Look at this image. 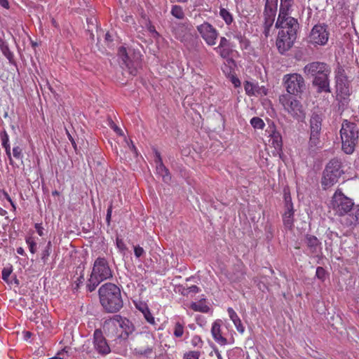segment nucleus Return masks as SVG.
I'll return each mask as SVG.
<instances>
[{
	"mask_svg": "<svg viewBox=\"0 0 359 359\" xmlns=\"http://www.w3.org/2000/svg\"><path fill=\"white\" fill-rule=\"evenodd\" d=\"M103 330L112 340L126 339L135 330V326L128 318L115 315L104 321Z\"/></svg>",
	"mask_w": 359,
	"mask_h": 359,
	"instance_id": "f257e3e1",
	"label": "nucleus"
},
{
	"mask_svg": "<svg viewBox=\"0 0 359 359\" xmlns=\"http://www.w3.org/2000/svg\"><path fill=\"white\" fill-rule=\"evenodd\" d=\"M304 72L314 77L313 86L317 88L318 93L331 92L329 79L331 69L327 64L321 62H310L304 67Z\"/></svg>",
	"mask_w": 359,
	"mask_h": 359,
	"instance_id": "f03ea898",
	"label": "nucleus"
},
{
	"mask_svg": "<svg viewBox=\"0 0 359 359\" xmlns=\"http://www.w3.org/2000/svg\"><path fill=\"white\" fill-rule=\"evenodd\" d=\"M100 302L108 313L118 312L123 305L120 288L114 283H107L99 288Z\"/></svg>",
	"mask_w": 359,
	"mask_h": 359,
	"instance_id": "7ed1b4c3",
	"label": "nucleus"
},
{
	"mask_svg": "<svg viewBox=\"0 0 359 359\" xmlns=\"http://www.w3.org/2000/svg\"><path fill=\"white\" fill-rule=\"evenodd\" d=\"M276 27L280 29L276 40V46L279 52L283 54L293 46L297 38L299 23L297 19H289L288 22L283 20L280 24L277 20Z\"/></svg>",
	"mask_w": 359,
	"mask_h": 359,
	"instance_id": "20e7f679",
	"label": "nucleus"
},
{
	"mask_svg": "<svg viewBox=\"0 0 359 359\" xmlns=\"http://www.w3.org/2000/svg\"><path fill=\"white\" fill-rule=\"evenodd\" d=\"M339 133L342 151L346 154H353L359 137L357 124L346 119L343 120Z\"/></svg>",
	"mask_w": 359,
	"mask_h": 359,
	"instance_id": "39448f33",
	"label": "nucleus"
},
{
	"mask_svg": "<svg viewBox=\"0 0 359 359\" xmlns=\"http://www.w3.org/2000/svg\"><path fill=\"white\" fill-rule=\"evenodd\" d=\"M118 56L122 61L123 68L128 71L130 75L135 76L140 65L141 55L133 49L121 46L118 50Z\"/></svg>",
	"mask_w": 359,
	"mask_h": 359,
	"instance_id": "423d86ee",
	"label": "nucleus"
},
{
	"mask_svg": "<svg viewBox=\"0 0 359 359\" xmlns=\"http://www.w3.org/2000/svg\"><path fill=\"white\" fill-rule=\"evenodd\" d=\"M343 174L344 170L341 161L338 158L330 160L323 171L321 182L323 189H328L337 183Z\"/></svg>",
	"mask_w": 359,
	"mask_h": 359,
	"instance_id": "0eeeda50",
	"label": "nucleus"
},
{
	"mask_svg": "<svg viewBox=\"0 0 359 359\" xmlns=\"http://www.w3.org/2000/svg\"><path fill=\"white\" fill-rule=\"evenodd\" d=\"M283 83L287 95L300 96L306 90L304 77L297 73L287 74L283 76Z\"/></svg>",
	"mask_w": 359,
	"mask_h": 359,
	"instance_id": "6e6552de",
	"label": "nucleus"
},
{
	"mask_svg": "<svg viewBox=\"0 0 359 359\" xmlns=\"http://www.w3.org/2000/svg\"><path fill=\"white\" fill-rule=\"evenodd\" d=\"M352 199L346 196L340 189L334 194L331 201V208L338 216H344L354 205Z\"/></svg>",
	"mask_w": 359,
	"mask_h": 359,
	"instance_id": "1a4fd4ad",
	"label": "nucleus"
},
{
	"mask_svg": "<svg viewBox=\"0 0 359 359\" xmlns=\"http://www.w3.org/2000/svg\"><path fill=\"white\" fill-rule=\"evenodd\" d=\"M279 101L284 109L293 117L299 118L304 116L302 104L291 95H282L279 97Z\"/></svg>",
	"mask_w": 359,
	"mask_h": 359,
	"instance_id": "9d476101",
	"label": "nucleus"
},
{
	"mask_svg": "<svg viewBox=\"0 0 359 359\" xmlns=\"http://www.w3.org/2000/svg\"><path fill=\"white\" fill-rule=\"evenodd\" d=\"M330 32L327 25L325 24L316 25L309 36V43L316 46H324L329 39Z\"/></svg>",
	"mask_w": 359,
	"mask_h": 359,
	"instance_id": "9b49d317",
	"label": "nucleus"
},
{
	"mask_svg": "<svg viewBox=\"0 0 359 359\" xmlns=\"http://www.w3.org/2000/svg\"><path fill=\"white\" fill-rule=\"evenodd\" d=\"M91 275L102 281L112 278V271L104 257H97L95 259Z\"/></svg>",
	"mask_w": 359,
	"mask_h": 359,
	"instance_id": "f8f14e48",
	"label": "nucleus"
},
{
	"mask_svg": "<svg viewBox=\"0 0 359 359\" xmlns=\"http://www.w3.org/2000/svg\"><path fill=\"white\" fill-rule=\"evenodd\" d=\"M197 31L207 45L215 46L219 36V32L210 23L204 22L196 27Z\"/></svg>",
	"mask_w": 359,
	"mask_h": 359,
	"instance_id": "ddd939ff",
	"label": "nucleus"
},
{
	"mask_svg": "<svg viewBox=\"0 0 359 359\" xmlns=\"http://www.w3.org/2000/svg\"><path fill=\"white\" fill-rule=\"evenodd\" d=\"M335 81L337 90L343 97L350 95V81L341 66H339L335 71Z\"/></svg>",
	"mask_w": 359,
	"mask_h": 359,
	"instance_id": "4468645a",
	"label": "nucleus"
},
{
	"mask_svg": "<svg viewBox=\"0 0 359 359\" xmlns=\"http://www.w3.org/2000/svg\"><path fill=\"white\" fill-rule=\"evenodd\" d=\"M245 266L241 260H238L226 271V276L231 283H237L245 278Z\"/></svg>",
	"mask_w": 359,
	"mask_h": 359,
	"instance_id": "2eb2a0df",
	"label": "nucleus"
},
{
	"mask_svg": "<svg viewBox=\"0 0 359 359\" xmlns=\"http://www.w3.org/2000/svg\"><path fill=\"white\" fill-rule=\"evenodd\" d=\"M322 126V118L316 114H313L310 119V144L311 146H316L318 143Z\"/></svg>",
	"mask_w": 359,
	"mask_h": 359,
	"instance_id": "dca6fc26",
	"label": "nucleus"
},
{
	"mask_svg": "<svg viewBox=\"0 0 359 359\" xmlns=\"http://www.w3.org/2000/svg\"><path fill=\"white\" fill-rule=\"evenodd\" d=\"M170 27L172 34L181 41L186 40L190 32V25L187 20L184 22H173Z\"/></svg>",
	"mask_w": 359,
	"mask_h": 359,
	"instance_id": "f3484780",
	"label": "nucleus"
},
{
	"mask_svg": "<svg viewBox=\"0 0 359 359\" xmlns=\"http://www.w3.org/2000/svg\"><path fill=\"white\" fill-rule=\"evenodd\" d=\"M269 137V146L273 149L271 151L273 156L281 158L283 154V140L280 133L276 130H273Z\"/></svg>",
	"mask_w": 359,
	"mask_h": 359,
	"instance_id": "a211bd4d",
	"label": "nucleus"
},
{
	"mask_svg": "<svg viewBox=\"0 0 359 359\" xmlns=\"http://www.w3.org/2000/svg\"><path fill=\"white\" fill-rule=\"evenodd\" d=\"M94 347L95 350L102 355H107L110 352V348L107 343L102 332L100 330H95L93 334Z\"/></svg>",
	"mask_w": 359,
	"mask_h": 359,
	"instance_id": "6ab92c4d",
	"label": "nucleus"
},
{
	"mask_svg": "<svg viewBox=\"0 0 359 359\" xmlns=\"http://www.w3.org/2000/svg\"><path fill=\"white\" fill-rule=\"evenodd\" d=\"M341 223L346 227H355L359 223V205H353L351 210L342 216Z\"/></svg>",
	"mask_w": 359,
	"mask_h": 359,
	"instance_id": "aec40b11",
	"label": "nucleus"
},
{
	"mask_svg": "<svg viewBox=\"0 0 359 359\" xmlns=\"http://www.w3.org/2000/svg\"><path fill=\"white\" fill-rule=\"evenodd\" d=\"M294 4V0H280V6L277 20L278 24L282 23L283 20L288 22L289 19H295L289 15L290 10Z\"/></svg>",
	"mask_w": 359,
	"mask_h": 359,
	"instance_id": "412c9836",
	"label": "nucleus"
},
{
	"mask_svg": "<svg viewBox=\"0 0 359 359\" xmlns=\"http://www.w3.org/2000/svg\"><path fill=\"white\" fill-rule=\"evenodd\" d=\"M211 333L213 339L217 344L220 345L226 344L227 339L222 334L221 320H217L212 323Z\"/></svg>",
	"mask_w": 359,
	"mask_h": 359,
	"instance_id": "4be33fe9",
	"label": "nucleus"
},
{
	"mask_svg": "<svg viewBox=\"0 0 359 359\" xmlns=\"http://www.w3.org/2000/svg\"><path fill=\"white\" fill-rule=\"evenodd\" d=\"M136 309L140 311L144 316L145 320L151 325H155V318L151 314L147 304L143 302L135 303Z\"/></svg>",
	"mask_w": 359,
	"mask_h": 359,
	"instance_id": "5701e85b",
	"label": "nucleus"
},
{
	"mask_svg": "<svg viewBox=\"0 0 359 359\" xmlns=\"http://www.w3.org/2000/svg\"><path fill=\"white\" fill-rule=\"evenodd\" d=\"M227 312L237 331L241 334L243 333L245 331V327H243L241 320L236 311L232 308L229 307L227 309Z\"/></svg>",
	"mask_w": 359,
	"mask_h": 359,
	"instance_id": "b1692460",
	"label": "nucleus"
},
{
	"mask_svg": "<svg viewBox=\"0 0 359 359\" xmlns=\"http://www.w3.org/2000/svg\"><path fill=\"white\" fill-rule=\"evenodd\" d=\"M294 208H285L283 215V221L284 226L289 229H292L294 226Z\"/></svg>",
	"mask_w": 359,
	"mask_h": 359,
	"instance_id": "393cba45",
	"label": "nucleus"
},
{
	"mask_svg": "<svg viewBox=\"0 0 359 359\" xmlns=\"http://www.w3.org/2000/svg\"><path fill=\"white\" fill-rule=\"evenodd\" d=\"M278 0H266L264 15L276 16Z\"/></svg>",
	"mask_w": 359,
	"mask_h": 359,
	"instance_id": "a878e982",
	"label": "nucleus"
},
{
	"mask_svg": "<svg viewBox=\"0 0 359 359\" xmlns=\"http://www.w3.org/2000/svg\"><path fill=\"white\" fill-rule=\"evenodd\" d=\"M264 22L263 24V34H264L265 37L267 38L271 34V29L273 27L275 17L274 16H268V15H264Z\"/></svg>",
	"mask_w": 359,
	"mask_h": 359,
	"instance_id": "bb28decb",
	"label": "nucleus"
},
{
	"mask_svg": "<svg viewBox=\"0 0 359 359\" xmlns=\"http://www.w3.org/2000/svg\"><path fill=\"white\" fill-rule=\"evenodd\" d=\"M157 173L163 177L165 182H168L171 180V175L168 168L163 165V162L156 165Z\"/></svg>",
	"mask_w": 359,
	"mask_h": 359,
	"instance_id": "cd10ccee",
	"label": "nucleus"
},
{
	"mask_svg": "<svg viewBox=\"0 0 359 359\" xmlns=\"http://www.w3.org/2000/svg\"><path fill=\"white\" fill-rule=\"evenodd\" d=\"M190 308L197 312H201L207 313L210 311V307L205 302L200 301L199 302H192L190 305Z\"/></svg>",
	"mask_w": 359,
	"mask_h": 359,
	"instance_id": "c85d7f7f",
	"label": "nucleus"
},
{
	"mask_svg": "<svg viewBox=\"0 0 359 359\" xmlns=\"http://www.w3.org/2000/svg\"><path fill=\"white\" fill-rule=\"evenodd\" d=\"M184 325L185 323L181 321H177L175 323L173 327V335L176 338H181L184 333Z\"/></svg>",
	"mask_w": 359,
	"mask_h": 359,
	"instance_id": "c756f323",
	"label": "nucleus"
},
{
	"mask_svg": "<svg viewBox=\"0 0 359 359\" xmlns=\"http://www.w3.org/2000/svg\"><path fill=\"white\" fill-rule=\"evenodd\" d=\"M170 13L172 16L179 20H183L185 18L184 10L181 6L173 5L171 8Z\"/></svg>",
	"mask_w": 359,
	"mask_h": 359,
	"instance_id": "7c9ffc66",
	"label": "nucleus"
},
{
	"mask_svg": "<svg viewBox=\"0 0 359 359\" xmlns=\"http://www.w3.org/2000/svg\"><path fill=\"white\" fill-rule=\"evenodd\" d=\"M214 50L223 59L229 57L233 52L231 47L221 48L217 46L214 48Z\"/></svg>",
	"mask_w": 359,
	"mask_h": 359,
	"instance_id": "2f4dec72",
	"label": "nucleus"
},
{
	"mask_svg": "<svg viewBox=\"0 0 359 359\" xmlns=\"http://www.w3.org/2000/svg\"><path fill=\"white\" fill-rule=\"evenodd\" d=\"M308 247L313 251H316L320 243L315 236L309 235L306 236Z\"/></svg>",
	"mask_w": 359,
	"mask_h": 359,
	"instance_id": "473e14b6",
	"label": "nucleus"
},
{
	"mask_svg": "<svg viewBox=\"0 0 359 359\" xmlns=\"http://www.w3.org/2000/svg\"><path fill=\"white\" fill-rule=\"evenodd\" d=\"M219 15L224 20L226 25H230L233 22V16L226 9L220 8Z\"/></svg>",
	"mask_w": 359,
	"mask_h": 359,
	"instance_id": "72a5a7b5",
	"label": "nucleus"
},
{
	"mask_svg": "<svg viewBox=\"0 0 359 359\" xmlns=\"http://www.w3.org/2000/svg\"><path fill=\"white\" fill-rule=\"evenodd\" d=\"M102 280H100L94 276L90 275V278L88 279V283L87 284V288L89 292H93L95 290L96 287L101 283Z\"/></svg>",
	"mask_w": 359,
	"mask_h": 359,
	"instance_id": "f704fd0d",
	"label": "nucleus"
},
{
	"mask_svg": "<svg viewBox=\"0 0 359 359\" xmlns=\"http://www.w3.org/2000/svg\"><path fill=\"white\" fill-rule=\"evenodd\" d=\"M201 355L199 351H188L184 353L182 359H199Z\"/></svg>",
	"mask_w": 359,
	"mask_h": 359,
	"instance_id": "c9c22d12",
	"label": "nucleus"
},
{
	"mask_svg": "<svg viewBox=\"0 0 359 359\" xmlns=\"http://www.w3.org/2000/svg\"><path fill=\"white\" fill-rule=\"evenodd\" d=\"M52 244L50 241H48L45 249L41 252V259L43 263H46L51 252Z\"/></svg>",
	"mask_w": 359,
	"mask_h": 359,
	"instance_id": "e433bc0d",
	"label": "nucleus"
},
{
	"mask_svg": "<svg viewBox=\"0 0 359 359\" xmlns=\"http://www.w3.org/2000/svg\"><path fill=\"white\" fill-rule=\"evenodd\" d=\"M250 124L254 128L263 129L265 123L263 120L259 117H253L250 120Z\"/></svg>",
	"mask_w": 359,
	"mask_h": 359,
	"instance_id": "4c0bfd02",
	"label": "nucleus"
},
{
	"mask_svg": "<svg viewBox=\"0 0 359 359\" xmlns=\"http://www.w3.org/2000/svg\"><path fill=\"white\" fill-rule=\"evenodd\" d=\"M327 273L325 269L322 266H318L316 271V276L322 282H324L327 278Z\"/></svg>",
	"mask_w": 359,
	"mask_h": 359,
	"instance_id": "58836bf2",
	"label": "nucleus"
},
{
	"mask_svg": "<svg viewBox=\"0 0 359 359\" xmlns=\"http://www.w3.org/2000/svg\"><path fill=\"white\" fill-rule=\"evenodd\" d=\"M191 344L193 347L202 348L203 345V341L201 337L198 335H194L191 340Z\"/></svg>",
	"mask_w": 359,
	"mask_h": 359,
	"instance_id": "ea45409f",
	"label": "nucleus"
},
{
	"mask_svg": "<svg viewBox=\"0 0 359 359\" xmlns=\"http://www.w3.org/2000/svg\"><path fill=\"white\" fill-rule=\"evenodd\" d=\"M108 126L114 130V131L118 135H123L122 130L116 126V124L113 121L111 118H108L107 119Z\"/></svg>",
	"mask_w": 359,
	"mask_h": 359,
	"instance_id": "a19ab883",
	"label": "nucleus"
},
{
	"mask_svg": "<svg viewBox=\"0 0 359 359\" xmlns=\"http://www.w3.org/2000/svg\"><path fill=\"white\" fill-rule=\"evenodd\" d=\"M26 243L28 245L29 250L31 253L34 254L36 252V243L33 238L28 237L26 238Z\"/></svg>",
	"mask_w": 359,
	"mask_h": 359,
	"instance_id": "79ce46f5",
	"label": "nucleus"
},
{
	"mask_svg": "<svg viewBox=\"0 0 359 359\" xmlns=\"http://www.w3.org/2000/svg\"><path fill=\"white\" fill-rule=\"evenodd\" d=\"M200 289L198 286L193 285L190 287H188L187 288H183V290L182 291V294L183 295H188L190 293H198L199 292Z\"/></svg>",
	"mask_w": 359,
	"mask_h": 359,
	"instance_id": "37998d69",
	"label": "nucleus"
},
{
	"mask_svg": "<svg viewBox=\"0 0 359 359\" xmlns=\"http://www.w3.org/2000/svg\"><path fill=\"white\" fill-rule=\"evenodd\" d=\"M284 200H285V208H294L290 194V193H287L285 191L284 193Z\"/></svg>",
	"mask_w": 359,
	"mask_h": 359,
	"instance_id": "c03bdc74",
	"label": "nucleus"
},
{
	"mask_svg": "<svg viewBox=\"0 0 359 359\" xmlns=\"http://www.w3.org/2000/svg\"><path fill=\"white\" fill-rule=\"evenodd\" d=\"M116 245L117 248L121 252H124L127 250L126 245L122 238H120L119 237H117L116 239Z\"/></svg>",
	"mask_w": 359,
	"mask_h": 359,
	"instance_id": "a18cd8bd",
	"label": "nucleus"
},
{
	"mask_svg": "<svg viewBox=\"0 0 359 359\" xmlns=\"http://www.w3.org/2000/svg\"><path fill=\"white\" fill-rule=\"evenodd\" d=\"M12 273V269L11 268H4L1 271V276L2 279L8 282V278L10 275Z\"/></svg>",
	"mask_w": 359,
	"mask_h": 359,
	"instance_id": "49530a36",
	"label": "nucleus"
},
{
	"mask_svg": "<svg viewBox=\"0 0 359 359\" xmlns=\"http://www.w3.org/2000/svg\"><path fill=\"white\" fill-rule=\"evenodd\" d=\"M13 155L17 159L22 158V149L17 146L13 148Z\"/></svg>",
	"mask_w": 359,
	"mask_h": 359,
	"instance_id": "de8ad7c7",
	"label": "nucleus"
},
{
	"mask_svg": "<svg viewBox=\"0 0 359 359\" xmlns=\"http://www.w3.org/2000/svg\"><path fill=\"white\" fill-rule=\"evenodd\" d=\"M0 138L2 146L9 144V137L6 130H4L1 133Z\"/></svg>",
	"mask_w": 359,
	"mask_h": 359,
	"instance_id": "09e8293b",
	"label": "nucleus"
},
{
	"mask_svg": "<svg viewBox=\"0 0 359 359\" xmlns=\"http://www.w3.org/2000/svg\"><path fill=\"white\" fill-rule=\"evenodd\" d=\"M218 46L221 48L231 47L229 41L224 36L220 38L219 44Z\"/></svg>",
	"mask_w": 359,
	"mask_h": 359,
	"instance_id": "8fccbe9b",
	"label": "nucleus"
},
{
	"mask_svg": "<svg viewBox=\"0 0 359 359\" xmlns=\"http://www.w3.org/2000/svg\"><path fill=\"white\" fill-rule=\"evenodd\" d=\"M134 253H135V257L139 258L143 255V254L144 253V250L142 247H140L139 245L135 246L134 247Z\"/></svg>",
	"mask_w": 359,
	"mask_h": 359,
	"instance_id": "3c124183",
	"label": "nucleus"
},
{
	"mask_svg": "<svg viewBox=\"0 0 359 359\" xmlns=\"http://www.w3.org/2000/svg\"><path fill=\"white\" fill-rule=\"evenodd\" d=\"M245 90L246 91V93L248 95H252L254 93L253 92V86L251 83L247 81L245 82L244 85Z\"/></svg>",
	"mask_w": 359,
	"mask_h": 359,
	"instance_id": "603ef678",
	"label": "nucleus"
},
{
	"mask_svg": "<svg viewBox=\"0 0 359 359\" xmlns=\"http://www.w3.org/2000/svg\"><path fill=\"white\" fill-rule=\"evenodd\" d=\"M2 193H3V195L5 197V198L11 203L13 210H15V209H16L15 204L14 203V202L13 201V200L11 199V198L10 197L8 194L4 190L2 191Z\"/></svg>",
	"mask_w": 359,
	"mask_h": 359,
	"instance_id": "864d4df0",
	"label": "nucleus"
},
{
	"mask_svg": "<svg viewBox=\"0 0 359 359\" xmlns=\"http://www.w3.org/2000/svg\"><path fill=\"white\" fill-rule=\"evenodd\" d=\"M111 213H112V205L111 204L107 209V215H106V222H107V224L108 226L110 225Z\"/></svg>",
	"mask_w": 359,
	"mask_h": 359,
	"instance_id": "5fc2aeb1",
	"label": "nucleus"
},
{
	"mask_svg": "<svg viewBox=\"0 0 359 359\" xmlns=\"http://www.w3.org/2000/svg\"><path fill=\"white\" fill-rule=\"evenodd\" d=\"M34 227L36 229V231L37 233L40 236H43L44 235V233H43L44 229H43V227L42 226V223H36V224H35Z\"/></svg>",
	"mask_w": 359,
	"mask_h": 359,
	"instance_id": "6e6d98bb",
	"label": "nucleus"
},
{
	"mask_svg": "<svg viewBox=\"0 0 359 359\" xmlns=\"http://www.w3.org/2000/svg\"><path fill=\"white\" fill-rule=\"evenodd\" d=\"M3 147L5 149L6 153L8 158H10L11 162L12 161L11 159V146L10 144L3 145Z\"/></svg>",
	"mask_w": 359,
	"mask_h": 359,
	"instance_id": "4d7b16f0",
	"label": "nucleus"
},
{
	"mask_svg": "<svg viewBox=\"0 0 359 359\" xmlns=\"http://www.w3.org/2000/svg\"><path fill=\"white\" fill-rule=\"evenodd\" d=\"M153 351V348H147L146 349L144 350H140L139 351V353L142 355H147V354H149L151 353V352Z\"/></svg>",
	"mask_w": 359,
	"mask_h": 359,
	"instance_id": "13d9d810",
	"label": "nucleus"
},
{
	"mask_svg": "<svg viewBox=\"0 0 359 359\" xmlns=\"http://www.w3.org/2000/svg\"><path fill=\"white\" fill-rule=\"evenodd\" d=\"M67 136H68V139L69 140V141L71 142L73 147L76 150V144L74 138L72 137V136L69 134V133L67 130Z\"/></svg>",
	"mask_w": 359,
	"mask_h": 359,
	"instance_id": "bf43d9fd",
	"label": "nucleus"
},
{
	"mask_svg": "<svg viewBox=\"0 0 359 359\" xmlns=\"http://www.w3.org/2000/svg\"><path fill=\"white\" fill-rule=\"evenodd\" d=\"M156 165H158V163H161V162H163L161 154L159 152H156V160H155Z\"/></svg>",
	"mask_w": 359,
	"mask_h": 359,
	"instance_id": "052dcab7",
	"label": "nucleus"
},
{
	"mask_svg": "<svg viewBox=\"0 0 359 359\" xmlns=\"http://www.w3.org/2000/svg\"><path fill=\"white\" fill-rule=\"evenodd\" d=\"M0 5L4 8L8 9L9 8V4L8 0H0Z\"/></svg>",
	"mask_w": 359,
	"mask_h": 359,
	"instance_id": "680f3d73",
	"label": "nucleus"
},
{
	"mask_svg": "<svg viewBox=\"0 0 359 359\" xmlns=\"http://www.w3.org/2000/svg\"><path fill=\"white\" fill-rule=\"evenodd\" d=\"M16 251H17V253L20 255H24L25 254V250L22 247L18 248Z\"/></svg>",
	"mask_w": 359,
	"mask_h": 359,
	"instance_id": "e2e57ef3",
	"label": "nucleus"
},
{
	"mask_svg": "<svg viewBox=\"0 0 359 359\" xmlns=\"http://www.w3.org/2000/svg\"><path fill=\"white\" fill-rule=\"evenodd\" d=\"M69 349V348L68 347H65L60 352H59L57 354L60 355L62 353H68V350Z\"/></svg>",
	"mask_w": 359,
	"mask_h": 359,
	"instance_id": "0e129e2a",
	"label": "nucleus"
},
{
	"mask_svg": "<svg viewBox=\"0 0 359 359\" xmlns=\"http://www.w3.org/2000/svg\"><path fill=\"white\" fill-rule=\"evenodd\" d=\"M130 148L135 153H137V149L135 145L131 142V146H130Z\"/></svg>",
	"mask_w": 359,
	"mask_h": 359,
	"instance_id": "69168bd1",
	"label": "nucleus"
},
{
	"mask_svg": "<svg viewBox=\"0 0 359 359\" xmlns=\"http://www.w3.org/2000/svg\"><path fill=\"white\" fill-rule=\"evenodd\" d=\"M52 195L53 196H59L60 195V192L57 190H55L53 191H52Z\"/></svg>",
	"mask_w": 359,
	"mask_h": 359,
	"instance_id": "338daca9",
	"label": "nucleus"
},
{
	"mask_svg": "<svg viewBox=\"0 0 359 359\" xmlns=\"http://www.w3.org/2000/svg\"><path fill=\"white\" fill-rule=\"evenodd\" d=\"M111 36L109 33H107L105 34V39L107 40V41H111V39H110Z\"/></svg>",
	"mask_w": 359,
	"mask_h": 359,
	"instance_id": "774afa93",
	"label": "nucleus"
}]
</instances>
